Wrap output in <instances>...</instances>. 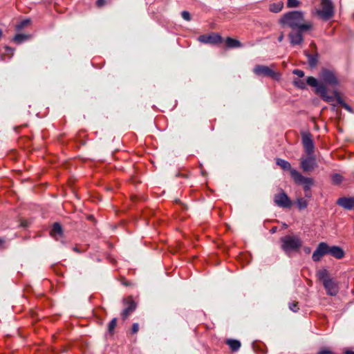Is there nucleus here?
<instances>
[{
	"instance_id": "35",
	"label": "nucleus",
	"mask_w": 354,
	"mask_h": 354,
	"mask_svg": "<svg viewBox=\"0 0 354 354\" xmlns=\"http://www.w3.org/2000/svg\"><path fill=\"white\" fill-rule=\"evenodd\" d=\"M293 73L297 75L299 77H302L304 76V72L299 69H295L293 71Z\"/></svg>"
},
{
	"instance_id": "31",
	"label": "nucleus",
	"mask_w": 354,
	"mask_h": 354,
	"mask_svg": "<svg viewBox=\"0 0 354 354\" xmlns=\"http://www.w3.org/2000/svg\"><path fill=\"white\" fill-rule=\"evenodd\" d=\"M294 84L298 87V88H304L306 87V84L304 83V81L301 80H296L294 81Z\"/></svg>"
},
{
	"instance_id": "4",
	"label": "nucleus",
	"mask_w": 354,
	"mask_h": 354,
	"mask_svg": "<svg viewBox=\"0 0 354 354\" xmlns=\"http://www.w3.org/2000/svg\"><path fill=\"white\" fill-rule=\"evenodd\" d=\"M322 9L316 10L315 12L322 19L327 21L334 15V7L331 0H321Z\"/></svg>"
},
{
	"instance_id": "3",
	"label": "nucleus",
	"mask_w": 354,
	"mask_h": 354,
	"mask_svg": "<svg viewBox=\"0 0 354 354\" xmlns=\"http://www.w3.org/2000/svg\"><path fill=\"white\" fill-rule=\"evenodd\" d=\"M281 249L289 254L291 252L299 250L301 245V240L296 236L287 235L281 238Z\"/></svg>"
},
{
	"instance_id": "30",
	"label": "nucleus",
	"mask_w": 354,
	"mask_h": 354,
	"mask_svg": "<svg viewBox=\"0 0 354 354\" xmlns=\"http://www.w3.org/2000/svg\"><path fill=\"white\" fill-rule=\"evenodd\" d=\"M335 98L337 101V103L341 106H343V104L345 103L342 97L339 96L338 92L337 91H334Z\"/></svg>"
},
{
	"instance_id": "36",
	"label": "nucleus",
	"mask_w": 354,
	"mask_h": 354,
	"mask_svg": "<svg viewBox=\"0 0 354 354\" xmlns=\"http://www.w3.org/2000/svg\"><path fill=\"white\" fill-rule=\"evenodd\" d=\"M317 354H333V352L326 348H322Z\"/></svg>"
},
{
	"instance_id": "32",
	"label": "nucleus",
	"mask_w": 354,
	"mask_h": 354,
	"mask_svg": "<svg viewBox=\"0 0 354 354\" xmlns=\"http://www.w3.org/2000/svg\"><path fill=\"white\" fill-rule=\"evenodd\" d=\"M181 16L185 20L187 21H189L191 20V15L188 11H183L181 12Z\"/></svg>"
},
{
	"instance_id": "37",
	"label": "nucleus",
	"mask_w": 354,
	"mask_h": 354,
	"mask_svg": "<svg viewBox=\"0 0 354 354\" xmlns=\"http://www.w3.org/2000/svg\"><path fill=\"white\" fill-rule=\"evenodd\" d=\"M138 329H139V325L137 323H134L133 325H132V333H136L138 331Z\"/></svg>"
},
{
	"instance_id": "18",
	"label": "nucleus",
	"mask_w": 354,
	"mask_h": 354,
	"mask_svg": "<svg viewBox=\"0 0 354 354\" xmlns=\"http://www.w3.org/2000/svg\"><path fill=\"white\" fill-rule=\"evenodd\" d=\"M306 56L308 58V64L311 68H315L318 63V55H312L307 52L305 53Z\"/></svg>"
},
{
	"instance_id": "10",
	"label": "nucleus",
	"mask_w": 354,
	"mask_h": 354,
	"mask_svg": "<svg viewBox=\"0 0 354 354\" xmlns=\"http://www.w3.org/2000/svg\"><path fill=\"white\" fill-rule=\"evenodd\" d=\"M124 305L126 306L125 308L122 310L121 316L122 319L125 320L136 308V304L131 297H127L123 299Z\"/></svg>"
},
{
	"instance_id": "38",
	"label": "nucleus",
	"mask_w": 354,
	"mask_h": 354,
	"mask_svg": "<svg viewBox=\"0 0 354 354\" xmlns=\"http://www.w3.org/2000/svg\"><path fill=\"white\" fill-rule=\"evenodd\" d=\"M346 110H347L348 111L351 112V113H353V109L352 108L348 105L346 103H344L342 106Z\"/></svg>"
},
{
	"instance_id": "34",
	"label": "nucleus",
	"mask_w": 354,
	"mask_h": 354,
	"mask_svg": "<svg viewBox=\"0 0 354 354\" xmlns=\"http://www.w3.org/2000/svg\"><path fill=\"white\" fill-rule=\"evenodd\" d=\"M5 50L6 52L8 53V54H10V58L12 57V56L14 55V48L10 47V46H6L5 48Z\"/></svg>"
},
{
	"instance_id": "12",
	"label": "nucleus",
	"mask_w": 354,
	"mask_h": 354,
	"mask_svg": "<svg viewBox=\"0 0 354 354\" xmlns=\"http://www.w3.org/2000/svg\"><path fill=\"white\" fill-rule=\"evenodd\" d=\"M328 245L325 242L319 243L317 249L314 251L312 259L314 261L317 262L321 260L322 257L328 254Z\"/></svg>"
},
{
	"instance_id": "23",
	"label": "nucleus",
	"mask_w": 354,
	"mask_h": 354,
	"mask_svg": "<svg viewBox=\"0 0 354 354\" xmlns=\"http://www.w3.org/2000/svg\"><path fill=\"white\" fill-rule=\"evenodd\" d=\"M29 36L24 34H17L13 38L12 41L17 44H20L25 41L26 40L28 39Z\"/></svg>"
},
{
	"instance_id": "44",
	"label": "nucleus",
	"mask_w": 354,
	"mask_h": 354,
	"mask_svg": "<svg viewBox=\"0 0 354 354\" xmlns=\"http://www.w3.org/2000/svg\"><path fill=\"white\" fill-rule=\"evenodd\" d=\"M305 252H306V253H309V252H310V249L309 248H305Z\"/></svg>"
},
{
	"instance_id": "22",
	"label": "nucleus",
	"mask_w": 354,
	"mask_h": 354,
	"mask_svg": "<svg viewBox=\"0 0 354 354\" xmlns=\"http://www.w3.org/2000/svg\"><path fill=\"white\" fill-rule=\"evenodd\" d=\"M317 277L319 280L324 283V281L330 279L331 278L328 276V272L326 269L320 270L317 272Z\"/></svg>"
},
{
	"instance_id": "8",
	"label": "nucleus",
	"mask_w": 354,
	"mask_h": 354,
	"mask_svg": "<svg viewBox=\"0 0 354 354\" xmlns=\"http://www.w3.org/2000/svg\"><path fill=\"white\" fill-rule=\"evenodd\" d=\"M274 202L277 206L282 208H289L292 205L290 199L283 191L274 195Z\"/></svg>"
},
{
	"instance_id": "43",
	"label": "nucleus",
	"mask_w": 354,
	"mask_h": 354,
	"mask_svg": "<svg viewBox=\"0 0 354 354\" xmlns=\"http://www.w3.org/2000/svg\"><path fill=\"white\" fill-rule=\"evenodd\" d=\"M345 354H354V351H346Z\"/></svg>"
},
{
	"instance_id": "19",
	"label": "nucleus",
	"mask_w": 354,
	"mask_h": 354,
	"mask_svg": "<svg viewBox=\"0 0 354 354\" xmlns=\"http://www.w3.org/2000/svg\"><path fill=\"white\" fill-rule=\"evenodd\" d=\"M225 44L228 48H240L242 46L241 43L239 40L231 37H227Z\"/></svg>"
},
{
	"instance_id": "5",
	"label": "nucleus",
	"mask_w": 354,
	"mask_h": 354,
	"mask_svg": "<svg viewBox=\"0 0 354 354\" xmlns=\"http://www.w3.org/2000/svg\"><path fill=\"white\" fill-rule=\"evenodd\" d=\"M291 178L295 184L302 185L304 191L310 190L315 183L313 178L302 176L296 169L291 171Z\"/></svg>"
},
{
	"instance_id": "27",
	"label": "nucleus",
	"mask_w": 354,
	"mask_h": 354,
	"mask_svg": "<svg viewBox=\"0 0 354 354\" xmlns=\"http://www.w3.org/2000/svg\"><path fill=\"white\" fill-rule=\"evenodd\" d=\"M300 3L298 0H287L286 6L288 8H293L299 7Z\"/></svg>"
},
{
	"instance_id": "25",
	"label": "nucleus",
	"mask_w": 354,
	"mask_h": 354,
	"mask_svg": "<svg viewBox=\"0 0 354 354\" xmlns=\"http://www.w3.org/2000/svg\"><path fill=\"white\" fill-rule=\"evenodd\" d=\"M296 204L298 209L302 210L307 207L308 203L304 198H298L296 201Z\"/></svg>"
},
{
	"instance_id": "29",
	"label": "nucleus",
	"mask_w": 354,
	"mask_h": 354,
	"mask_svg": "<svg viewBox=\"0 0 354 354\" xmlns=\"http://www.w3.org/2000/svg\"><path fill=\"white\" fill-rule=\"evenodd\" d=\"M117 324V319L113 318L112 320L109 322L108 325V330L110 333H113L114 328H115Z\"/></svg>"
},
{
	"instance_id": "9",
	"label": "nucleus",
	"mask_w": 354,
	"mask_h": 354,
	"mask_svg": "<svg viewBox=\"0 0 354 354\" xmlns=\"http://www.w3.org/2000/svg\"><path fill=\"white\" fill-rule=\"evenodd\" d=\"M300 166L304 172L313 170L317 167L316 160L313 155L301 158Z\"/></svg>"
},
{
	"instance_id": "41",
	"label": "nucleus",
	"mask_w": 354,
	"mask_h": 354,
	"mask_svg": "<svg viewBox=\"0 0 354 354\" xmlns=\"http://www.w3.org/2000/svg\"><path fill=\"white\" fill-rule=\"evenodd\" d=\"M283 39V34L281 33V35L278 37V41L279 42L282 41V40Z\"/></svg>"
},
{
	"instance_id": "14",
	"label": "nucleus",
	"mask_w": 354,
	"mask_h": 354,
	"mask_svg": "<svg viewBox=\"0 0 354 354\" xmlns=\"http://www.w3.org/2000/svg\"><path fill=\"white\" fill-rule=\"evenodd\" d=\"M199 41L205 44H216L221 43L223 38L217 33H212L200 36Z\"/></svg>"
},
{
	"instance_id": "2",
	"label": "nucleus",
	"mask_w": 354,
	"mask_h": 354,
	"mask_svg": "<svg viewBox=\"0 0 354 354\" xmlns=\"http://www.w3.org/2000/svg\"><path fill=\"white\" fill-rule=\"evenodd\" d=\"M282 27L290 28L292 30L299 29L301 30H310L313 23L306 21L304 12L300 10L289 11L284 13L279 19Z\"/></svg>"
},
{
	"instance_id": "6",
	"label": "nucleus",
	"mask_w": 354,
	"mask_h": 354,
	"mask_svg": "<svg viewBox=\"0 0 354 354\" xmlns=\"http://www.w3.org/2000/svg\"><path fill=\"white\" fill-rule=\"evenodd\" d=\"M253 72L257 76L268 77L274 80L280 79V74L275 72L271 67L264 65H257L253 69Z\"/></svg>"
},
{
	"instance_id": "1",
	"label": "nucleus",
	"mask_w": 354,
	"mask_h": 354,
	"mask_svg": "<svg viewBox=\"0 0 354 354\" xmlns=\"http://www.w3.org/2000/svg\"><path fill=\"white\" fill-rule=\"evenodd\" d=\"M319 77L322 82H318L317 80L313 77H308L306 83L309 86L314 87L315 92L319 94L325 102H331L333 101L334 97L328 95L324 83L335 86L339 84V80L333 71L325 68L322 70Z\"/></svg>"
},
{
	"instance_id": "16",
	"label": "nucleus",
	"mask_w": 354,
	"mask_h": 354,
	"mask_svg": "<svg viewBox=\"0 0 354 354\" xmlns=\"http://www.w3.org/2000/svg\"><path fill=\"white\" fill-rule=\"evenodd\" d=\"M328 254H330L333 257L340 259H342L344 256V252L343 249L339 246L333 245L329 246L328 249Z\"/></svg>"
},
{
	"instance_id": "33",
	"label": "nucleus",
	"mask_w": 354,
	"mask_h": 354,
	"mask_svg": "<svg viewBox=\"0 0 354 354\" xmlns=\"http://www.w3.org/2000/svg\"><path fill=\"white\" fill-rule=\"evenodd\" d=\"M289 308L293 311V312H297L299 310V308L297 306V303H291L289 304Z\"/></svg>"
},
{
	"instance_id": "42",
	"label": "nucleus",
	"mask_w": 354,
	"mask_h": 354,
	"mask_svg": "<svg viewBox=\"0 0 354 354\" xmlns=\"http://www.w3.org/2000/svg\"><path fill=\"white\" fill-rule=\"evenodd\" d=\"M21 225L23 227H26V226H27V222L26 221H23V222H21Z\"/></svg>"
},
{
	"instance_id": "20",
	"label": "nucleus",
	"mask_w": 354,
	"mask_h": 354,
	"mask_svg": "<svg viewBox=\"0 0 354 354\" xmlns=\"http://www.w3.org/2000/svg\"><path fill=\"white\" fill-rule=\"evenodd\" d=\"M226 343L234 352L237 351L241 347V342L236 339H227Z\"/></svg>"
},
{
	"instance_id": "17",
	"label": "nucleus",
	"mask_w": 354,
	"mask_h": 354,
	"mask_svg": "<svg viewBox=\"0 0 354 354\" xmlns=\"http://www.w3.org/2000/svg\"><path fill=\"white\" fill-rule=\"evenodd\" d=\"M276 164L278 166H279L283 170L289 171L290 174L291 175V171H292L294 169L291 167V165L289 162L281 158H277Z\"/></svg>"
},
{
	"instance_id": "26",
	"label": "nucleus",
	"mask_w": 354,
	"mask_h": 354,
	"mask_svg": "<svg viewBox=\"0 0 354 354\" xmlns=\"http://www.w3.org/2000/svg\"><path fill=\"white\" fill-rule=\"evenodd\" d=\"M30 23V20L28 19H24L20 21L16 25V30L19 31L22 30L25 26H28Z\"/></svg>"
},
{
	"instance_id": "7",
	"label": "nucleus",
	"mask_w": 354,
	"mask_h": 354,
	"mask_svg": "<svg viewBox=\"0 0 354 354\" xmlns=\"http://www.w3.org/2000/svg\"><path fill=\"white\" fill-rule=\"evenodd\" d=\"M301 138L304 149L306 154L308 156L313 155L315 146L311 138V134L309 132H302Z\"/></svg>"
},
{
	"instance_id": "24",
	"label": "nucleus",
	"mask_w": 354,
	"mask_h": 354,
	"mask_svg": "<svg viewBox=\"0 0 354 354\" xmlns=\"http://www.w3.org/2000/svg\"><path fill=\"white\" fill-rule=\"evenodd\" d=\"M62 234V227L58 223H55L50 231L51 236L61 235Z\"/></svg>"
},
{
	"instance_id": "15",
	"label": "nucleus",
	"mask_w": 354,
	"mask_h": 354,
	"mask_svg": "<svg viewBox=\"0 0 354 354\" xmlns=\"http://www.w3.org/2000/svg\"><path fill=\"white\" fill-rule=\"evenodd\" d=\"M336 203L345 209L351 210L354 209V197H341Z\"/></svg>"
},
{
	"instance_id": "28",
	"label": "nucleus",
	"mask_w": 354,
	"mask_h": 354,
	"mask_svg": "<svg viewBox=\"0 0 354 354\" xmlns=\"http://www.w3.org/2000/svg\"><path fill=\"white\" fill-rule=\"evenodd\" d=\"M332 181L335 185H339L342 181L343 177L339 174L332 175Z\"/></svg>"
},
{
	"instance_id": "11",
	"label": "nucleus",
	"mask_w": 354,
	"mask_h": 354,
	"mask_svg": "<svg viewBox=\"0 0 354 354\" xmlns=\"http://www.w3.org/2000/svg\"><path fill=\"white\" fill-rule=\"evenodd\" d=\"M306 31V30H301L299 29L292 30L288 34V38L290 44L292 46H297L301 44L304 41L303 33Z\"/></svg>"
},
{
	"instance_id": "45",
	"label": "nucleus",
	"mask_w": 354,
	"mask_h": 354,
	"mask_svg": "<svg viewBox=\"0 0 354 354\" xmlns=\"http://www.w3.org/2000/svg\"><path fill=\"white\" fill-rule=\"evenodd\" d=\"M4 243V241L3 239H0V245H1Z\"/></svg>"
},
{
	"instance_id": "40",
	"label": "nucleus",
	"mask_w": 354,
	"mask_h": 354,
	"mask_svg": "<svg viewBox=\"0 0 354 354\" xmlns=\"http://www.w3.org/2000/svg\"><path fill=\"white\" fill-rule=\"evenodd\" d=\"M104 3V0H97V5L100 6L103 5Z\"/></svg>"
},
{
	"instance_id": "39",
	"label": "nucleus",
	"mask_w": 354,
	"mask_h": 354,
	"mask_svg": "<svg viewBox=\"0 0 354 354\" xmlns=\"http://www.w3.org/2000/svg\"><path fill=\"white\" fill-rule=\"evenodd\" d=\"M305 192V196L307 198H311L312 194L310 190L304 191Z\"/></svg>"
},
{
	"instance_id": "13",
	"label": "nucleus",
	"mask_w": 354,
	"mask_h": 354,
	"mask_svg": "<svg viewBox=\"0 0 354 354\" xmlns=\"http://www.w3.org/2000/svg\"><path fill=\"white\" fill-rule=\"evenodd\" d=\"M323 285L326 289L327 295L330 296H336L339 292L338 283L332 278L324 281Z\"/></svg>"
},
{
	"instance_id": "21",
	"label": "nucleus",
	"mask_w": 354,
	"mask_h": 354,
	"mask_svg": "<svg viewBox=\"0 0 354 354\" xmlns=\"http://www.w3.org/2000/svg\"><path fill=\"white\" fill-rule=\"evenodd\" d=\"M283 7V3L281 1L274 3L270 5V11L274 13L279 12Z\"/></svg>"
}]
</instances>
